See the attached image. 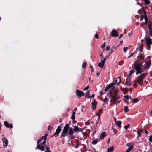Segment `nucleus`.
<instances>
[{
    "label": "nucleus",
    "instance_id": "obj_14",
    "mask_svg": "<svg viewBox=\"0 0 152 152\" xmlns=\"http://www.w3.org/2000/svg\"><path fill=\"white\" fill-rule=\"evenodd\" d=\"M110 96L113 100L116 101L119 99V96Z\"/></svg>",
    "mask_w": 152,
    "mask_h": 152
},
{
    "label": "nucleus",
    "instance_id": "obj_3",
    "mask_svg": "<svg viewBox=\"0 0 152 152\" xmlns=\"http://www.w3.org/2000/svg\"><path fill=\"white\" fill-rule=\"evenodd\" d=\"M142 65L140 63H136L135 64L134 68L136 70V75L141 73L142 72L141 70Z\"/></svg>",
    "mask_w": 152,
    "mask_h": 152
},
{
    "label": "nucleus",
    "instance_id": "obj_21",
    "mask_svg": "<svg viewBox=\"0 0 152 152\" xmlns=\"http://www.w3.org/2000/svg\"><path fill=\"white\" fill-rule=\"evenodd\" d=\"M102 109H100L99 110L98 112L97 113L96 115L98 116H99L101 114H102Z\"/></svg>",
    "mask_w": 152,
    "mask_h": 152
},
{
    "label": "nucleus",
    "instance_id": "obj_13",
    "mask_svg": "<svg viewBox=\"0 0 152 152\" xmlns=\"http://www.w3.org/2000/svg\"><path fill=\"white\" fill-rule=\"evenodd\" d=\"M73 130L75 132L76 131L80 132L82 131V129L79 128L77 126H75L74 127Z\"/></svg>",
    "mask_w": 152,
    "mask_h": 152
},
{
    "label": "nucleus",
    "instance_id": "obj_7",
    "mask_svg": "<svg viewBox=\"0 0 152 152\" xmlns=\"http://www.w3.org/2000/svg\"><path fill=\"white\" fill-rule=\"evenodd\" d=\"M132 85V83H131V80L130 77H128L126 79L124 85L127 86H129Z\"/></svg>",
    "mask_w": 152,
    "mask_h": 152
},
{
    "label": "nucleus",
    "instance_id": "obj_6",
    "mask_svg": "<svg viewBox=\"0 0 152 152\" xmlns=\"http://www.w3.org/2000/svg\"><path fill=\"white\" fill-rule=\"evenodd\" d=\"M47 135L48 134H46L45 136L42 137L40 139L38 140V143H40L42 140H43L42 144H43L44 145H45L46 143V137Z\"/></svg>",
    "mask_w": 152,
    "mask_h": 152
},
{
    "label": "nucleus",
    "instance_id": "obj_49",
    "mask_svg": "<svg viewBox=\"0 0 152 152\" xmlns=\"http://www.w3.org/2000/svg\"><path fill=\"white\" fill-rule=\"evenodd\" d=\"M134 53H132L131 54H130V55H129V57H128V58H129V57H130L132 56H133V54H134Z\"/></svg>",
    "mask_w": 152,
    "mask_h": 152
},
{
    "label": "nucleus",
    "instance_id": "obj_10",
    "mask_svg": "<svg viewBox=\"0 0 152 152\" xmlns=\"http://www.w3.org/2000/svg\"><path fill=\"white\" fill-rule=\"evenodd\" d=\"M39 143H38L37 145V148L38 149L41 150L42 151H44L45 150V148L43 145H44L43 144V145H42L41 143L39 144Z\"/></svg>",
    "mask_w": 152,
    "mask_h": 152
},
{
    "label": "nucleus",
    "instance_id": "obj_55",
    "mask_svg": "<svg viewBox=\"0 0 152 152\" xmlns=\"http://www.w3.org/2000/svg\"><path fill=\"white\" fill-rule=\"evenodd\" d=\"M100 56L101 57H102V56H103V52H101V53L100 54Z\"/></svg>",
    "mask_w": 152,
    "mask_h": 152
},
{
    "label": "nucleus",
    "instance_id": "obj_29",
    "mask_svg": "<svg viewBox=\"0 0 152 152\" xmlns=\"http://www.w3.org/2000/svg\"><path fill=\"white\" fill-rule=\"evenodd\" d=\"M129 109L127 106H125L124 109V111L126 113H127Z\"/></svg>",
    "mask_w": 152,
    "mask_h": 152
},
{
    "label": "nucleus",
    "instance_id": "obj_34",
    "mask_svg": "<svg viewBox=\"0 0 152 152\" xmlns=\"http://www.w3.org/2000/svg\"><path fill=\"white\" fill-rule=\"evenodd\" d=\"M86 64V63L84 62L82 64V67L84 68H85Z\"/></svg>",
    "mask_w": 152,
    "mask_h": 152
},
{
    "label": "nucleus",
    "instance_id": "obj_45",
    "mask_svg": "<svg viewBox=\"0 0 152 152\" xmlns=\"http://www.w3.org/2000/svg\"><path fill=\"white\" fill-rule=\"evenodd\" d=\"M89 88V86H88L83 89V91H84L85 90H87Z\"/></svg>",
    "mask_w": 152,
    "mask_h": 152
},
{
    "label": "nucleus",
    "instance_id": "obj_27",
    "mask_svg": "<svg viewBox=\"0 0 152 152\" xmlns=\"http://www.w3.org/2000/svg\"><path fill=\"white\" fill-rule=\"evenodd\" d=\"M149 35H152V27L151 26H149Z\"/></svg>",
    "mask_w": 152,
    "mask_h": 152
},
{
    "label": "nucleus",
    "instance_id": "obj_42",
    "mask_svg": "<svg viewBox=\"0 0 152 152\" xmlns=\"http://www.w3.org/2000/svg\"><path fill=\"white\" fill-rule=\"evenodd\" d=\"M123 62H124L123 61H120L119 63V65H122Z\"/></svg>",
    "mask_w": 152,
    "mask_h": 152
},
{
    "label": "nucleus",
    "instance_id": "obj_36",
    "mask_svg": "<svg viewBox=\"0 0 152 152\" xmlns=\"http://www.w3.org/2000/svg\"><path fill=\"white\" fill-rule=\"evenodd\" d=\"M139 1V0H136V1L137 3V4L140 6H141V7H142V4L140 3H139L138 2V1Z\"/></svg>",
    "mask_w": 152,
    "mask_h": 152
},
{
    "label": "nucleus",
    "instance_id": "obj_38",
    "mask_svg": "<svg viewBox=\"0 0 152 152\" xmlns=\"http://www.w3.org/2000/svg\"><path fill=\"white\" fill-rule=\"evenodd\" d=\"M128 49V47H125L123 48L124 51V52L125 53H126Z\"/></svg>",
    "mask_w": 152,
    "mask_h": 152
},
{
    "label": "nucleus",
    "instance_id": "obj_40",
    "mask_svg": "<svg viewBox=\"0 0 152 152\" xmlns=\"http://www.w3.org/2000/svg\"><path fill=\"white\" fill-rule=\"evenodd\" d=\"M105 42H104V43L103 44V45L101 46V48H104L105 47Z\"/></svg>",
    "mask_w": 152,
    "mask_h": 152
},
{
    "label": "nucleus",
    "instance_id": "obj_18",
    "mask_svg": "<svg viewBox=\"0 0 152 152\" xmlns=\"http://www.w3.org/2000/svg\"><path fill=\"white\" fill-rule=\"evenodd\" d=\"M106 136V135L105 132H102L100 135V138L101 139H103Z\"/></svg>",
    "mask_w": 152,
    "mask_h": 152
},
{
    "label": "nucleus",
    "instance_id": "obj_64",
    "mask_svg": "<svg viewBox=\"0 0 152 152\" xmlns=\"http://www.w3.org/2000/svg\"><path fill=\"white\" fill-rule=\"evenodd\" d=\"M145 133L146 134H148V132L147 131H145Z\"/></svg>",
    "mask_w": 152,
    "mask_h": 152
},
{
    "label": "nucleus",
    "instance_id": "obj_23",
    "mask_svg": "<svg viewBox=\"0 0 152 152\" xmlns=\"http://www.w3.org/2000/svg\"><path fill=\"white\" fill-rule=\"evenodd\" d=\"M135 72V71L134 70H132L130 71L129 73V74L128 75V77H130V76H131Z\"/></svg>",
    "mask_w": 152,
    "mask_h": 152
},
{
    "label": "nucleus",
    "instance_id": "obj_54",
    "mask_svg": "<svg viewBox=\"0 0 152 152\" xmlns=\"http://www.w3.org/2000/svg\"><path fill=\"white\" fill-rule=\"evenodd\" d=\"M133 86H134V87H135V88H136V87H137V84H134Z\"/></svg>",
    "mask_w": 152,
    "mask_h": 152
},
{
    "label": "nucleus",
    "instance_id": "obj_19",
    "mask_svg": "<svg viewBox=\"0 0 152 152\" xmlns=\"http://www.w3.org/2000/svg\"><path fill=\"white\" fill-rule=\"evenodd\" d=\"M74 130H73V129L71 128H70L69 129V133L70 135H72L74 133Z\"/></svg>",
    "mask_w": 152,
    "mask_h": 152
},
{
    "label": "nucleus",
    "instance_id": "obj_32",
    "mask_svg": "<svg viewBox=\"0 0 152 152\" xmlns=\"http://www.w3.org/2000/svg\"><path fill=\"white\" fill-rule=\"evenodd\" d=\"M145 3L146 4H149L150 3V1L148 0H144Z\"/></svg>",
    "mask_w": 152,
    "mask_h": 152
},
{
    "label": "nucleus",
    "instance_id": "obj_50",
    "mask_svg": "<svg viewBox=\"0 0 152 152\" xmlns=\"http://www.w3.org/2000/svg\"><path fill=\"white\" fill-rule=\"evenodd\" d=\"M95 37L97 39H98V35L96 33V34H95Z\"/></svg>",
    "mask_w": 152,
    "mask_h": 152
},
{
    "label": "nucleus",
    "instance_id": "obj_25",
    "mask_svg": "<svg viewBox=\"0 0 152 152\" xmlns=\"http://www.w3.org/2000/svg\"><path fill=\"white\" fill-rule=\"evenodd\" d=\"M100 141V140L99 139L98 140V141L97 140V139H95V140H93V141H92L91 143L92 144H96L97 142H99Z\"/></svg>",
    "mask_w": 152,
    "mask_h": 152
},
{
    "label": "nucleus",
    "instance_id": "obj_28",
    "mask_svg": "<svg viewBox=\"0 0 152 152\" xmlns=\"http://www.w3.org/2000/svg\"><path fill=\"white\" fill-rule=\"evenodd\" d=\"M133 147L132 146H130L129 148L126 151V152H130V151L132 149Z\"/></svg>",
    "mask_w": 152,
    "mask_h": 152
},
{
    "label": "nucleus",
    "instance_id": "obj_44",
    "mask_svg": "<svg viewBox=\"0 0 152 152\" xmlns=\"http://www.w3.org/2000/svg\"><path fill=\"white\" fill-rule=\"evenodd\" d=\"M124 97L126 99H128L129 98V96H124Z\"/></svg>",
    "mask_w": 152,
    "mask_h": 152
},
{
    "label": "nucleus",
    "instance_id": "obj_48",
    "mask_svg": "<svg viewBox=\"0 0 152 152\" xmlns=\"http://www.w3.org/2000/svg\"><path fill=\"white\" fill-rule=\"evenodd\" d=\"M113 129V131L114 132V134H116V133H117V131L116 130L114 129Z\"/></svg>",
    "mask_w": 152,
    "mask_h": 152
},
{
    "label": "nucleus",
    "instance_id": "obj_57",
    "mask_svg": "<svg viewBox=\"0 0 152 152\" xmlns=\"http://www.w3.org/2000/svg\"><path fill=\"white\" fill-rule=\"evenodd\" d=\"M122 35H123L122 34H121L120 36L119 37V38H121L122 37Z\"/></svg>",
    "mask_w": 152,
    "mask_h": 152
},
{
    "label": "nucleus",
    "instance_id": "obj_35",
    "mask_svg": "<svg viewBox=\"0 0 152 152\" xmlns=\"http://www.w3.org/2000/svg\"><path fill=\"white\" fill-rule=\"evenodd\" d=\"M130 126L129 124H128L127 125H126L124 126V127L126 129V130H127V129Z\"/></svg>",
    "mask_w": 152,
    "mask_h": 152
},
{
    "label": "nucleus",
    "instance_id": "obj_33",
    "mask_svg": "<svg viewBox=\"0 0 152 152\" xmlns=\"http://www.w3.org/2000/svg\"><path fill=\"white\" fill-rule=\"evenodd\" d=\"M108 99L107 97H105L103 101H104V102L105 103H107V102H108Z\"/></svg>",
    "mask_w": 152,
    "mask_h": 152
},
{
    "label": "nucleus",
    "instance_id": "obj_20",
    "mask_svg": "<svg viewBox=\"0 0 152 152\" xmlns=\"http://www.w3.org/2000/svg\"><path fill=\"white\" fill-rule=\"evenodd\" d=\"M121 121H118L117 122H116V125L119 128H120L121 127Z\"/></svg>",
    "mask_w": 152,
    "mask_h": 152
},
{
    "label": "nucleus",
    "instance_id": "obj_11",
    "mask_svg": "<svg viewBox=\"0 0 152 152\" xmlns=\"http://www.w3.org/2000/svg\"><path fill=\"white\" fill-rule=\"evenodd\" d=\"M61 127L60 126H58L56 130V132L54 134V135L56 134L58 136L60 132L61 131Z\"/></svg>",
    "mask_w": 152,
    "mask_h": 152
},
{
    "label": "nucleus",
    "instance_id": "obj_16",
    "mask_svg": "<svg viewBox=\"0 0 152 152\" xmlns=\"http://www.w3.org/2000/svg\"><path fill=\"white\" fill-rule=\"evenodd\" d=\"M3 142L4 143V147H6L8 145V142L7 139L4 138V141L3 140Z\"/></svg>",
    "mask_w": 152,
    "mask_h": 152
},
{
    "label": "nucleus",
    "instance_id": "obj_15",
    "mask_svg": "<svg viewBox=\"0 0 152 152\" xmlns=\"http://www.w3.org/2000/svg\"><path fill=\"white\" fill-rule=\"evenodd\" d=\"M5 126L7 128H12L13 127V126L12 124H10L9 125V124L6 121H5L4 122Z\"/></svg>",
    "mask_w": 152,
    "mask_h": 152
},
{
    "label": "nucleus",
    "instance_id": "obj_12",
    "mask_svg": "<svg viewBox=\"0 0 152 152\" xmlns=\"http://www.w3.org/2000/svg\"><path fill=\"white\" fill-rule=\"evenodd\" d=\"M111 35L113 37H118V33L115 30H113L111 31Z\"/></svg>",
    "mask_w": 152,
    "mask_h": 152
},
{
    "label": "nucleus",
    "instance_id": "obj_5",
    "mask_svg": "<svg viewBox=\"0 0 152 152\" xmlns=\"http://www.w3.org/2000/svg\"><path fill=\"white\" fill-rule=\"evenodd\" d=\"M100 59L101 62H99L98 63V66L99 67L102 68L103 67L104 64L106 62L105 58H103V57H101Z\"/></svg>",
    "mask_w": 152,
    "mask_h": 152
},
{
    "label": "nucleus",
    "instance_id": "obj_43",
    "mask_svg": "<svg viewBox=\"0 0 152 152\" xmlns=\"http://www.w3.org/2000/svg\"><path fill=\"white\" fill-rule=\"evenodd\" d=\"M142 131H143L142 129H140V130H138L137 132H139V133L141 134L142 132Z\"/></svg>",
    "mask_w": 152,
    "mask_h": 152
},
{
    "label": "nucleus",
    "instance_id": "obj_41",
    "mask_svg": "<svg viewBox=\"0 0 152 152\" xmlns=\"http://www.w3.org/2000/svg\"><path fill=\"white\" fill-rule=\"evenodd\" d=\"M137 134H138V136H137V139H138L139 137H140V136H141V134H140L139 133V132H137Z\"/></svg>",
    "mask_w": 152,
    "mask_h": 152
},
{
    "label": "nucleus",
    "instance_id": "obj_26",
    "mask_svg": "<svg viewBox=\"0 0 152 152\" xmlns=\"http://www.w3.org/2000/svg\"><path fill=\"white\" fill-rule=\"evenodd\" d=\"M75 111H73L72 113L71 116V119L72 120H74L75 119Z\"/></svg>",
    "mask_w": 152,
    "mask_h": 152
},
{
    "label": "nucleus",
    "instance_id": "obj_30",
    "mask_svg": "<svg viewBox=\"0 0 152 152\" xmlns=\"http://www.w3.org/2000/svg\"><path fill=\"white\" fill-rule=\"evenodd\" d=\"M144 19L145 20V22L146 23H147L148 20H147V18L146 14L145 12L144 13Z\"/></svg>",
    "mask_w": 152,
    "mask_h": 152
},
{
    "label": "nucleus",
    "instance_id": "obj_61",
    "mask_svg": "<svg viewBox=\"0 0 152 152\" xmlns=\"http://www.w3.org/2000/svg\"><path fill=\"white\" fill-rule=\"evenodd\" d=\"M90 67L91 68V69H93V67L92 66H91V65H90Z\"/></svg>",
    "mask_w": 152,
    "mask_h": 152
},
{
    "label": "nucleus",
    "instance_id": "obj_58",
    "mask_svg": "<svg viewBox=\"0 0 152 152\" xmlns=\"http://www.w3.org/2000/svg\"><path fill=\"white\" fill-rule=\"evenodd\" d=\"M90 94V93L89 92H87L86 94V95H89Z\"/></svg>",
    "mask_w": 152,
    "mask_h": 152
},
{
    "label": "nucleus",
    "instance_id": "obj_56",
    "mask_svg": "<svg viewBox=\"0 0 152 152\" xmlns=\"http://www.w3.org/2000/svg\"><path fill=\"white\" fill-rule=\"evenodd\" d=\"M126 145L128 147H130V143H128L126 144Z\"/></svg>",
    "mask_w": 152,
    "mask_h": 152
},
{
    "label": "nucleus",
    "instance_id": "obj_59",
    "mask_svg": "<svg viewBox=\"0 0 152 152\" xmlns=\"http://www.w3.org/2000/svg\"><path fill=\"white\" fill-rule=\"evenodd\" d=\"M151 24H152L151 23H150L149 24V25H148V27H149V26H151Z\"/></svg>",
    "mask_w": 152,
    "mask_h": 152
},
{
    "label": "nucleus",
    "instance_id": "obj_31",
    "mask_svg": "<svg viewBox=\"0 0 152 152\" xmlns=\"http://www.w3.org/2000/svg\"><path fill=\"white\" fill-rule=\"evenodd\" d=\"M140 21H141L142 20L143 18H144V14L142 15L140 17Z\"/></svg>",
    "mask_w": 152,
    "mask_h": 152
},
{
    "label": "nucleus",
    "instance_id": "obj_22",
    "mask_svg": "<svg viewBox=\"0 0 152 152\" xmlns=\"http://www.w3.org/2000/svg\"><path fill=\"white\" fill-rule=\"evenodd\" d=\"M114 150L113 146L110 147L107 149V152H112Z\"/></svg>",
    "mask_w": 152,
    "mask_h": 152
},
{
    "label": "nucleus",
    "instance_id": "obj_8",
    "mask_svg": "<svg viewBox=\"0 0 152 152\" xmlns=\"http://www.w3.org/2000/svg\"><path fill=\"white\" fill-rule=\"evenodd\" d=\"M146 41V45H147L148 49L149 50L150 47H149V45L151 44V43L152 39L149 37H147L145 39Z\"/></svg>",
    "mask_w": 152,
    "mask_h": 152
},
{
    "label": "nucleus",
    "instance_id": "obj_62",
    "mask_svg": "<svg viewBox=\"0 0 152 152\" xmlns=\"http://www.w3.org/2000/svg\"><path fill=\"white\" fill-rule=\"evenodd\" d=\"M96 74H97V76H98L99 75H100V73H96Z\"/></svg>",
    "mask_w": 152,
    "mask_h": 152
},
{
    "label": "nucleus",
    "instance_id": "obj_37",
    "mask_svg": "<svg viewBox=\"0 0 152 152\" xmlns=\"http://www.w3.org/2000/svg\"><path fill=\"white\" fill-rule=\"evenodd\" d=\"M137 100H138L137 99V98H135L133 100L132 102H133L136 103L137 102Z\"/></svg>",
    "mask_w": 152,
    "mask_h": 152
},
{
    "label": "nucleus",
    "instance_id": "obj_63",
    "mask_svg": "<svg viewBox=\"0 0 152 152\" xmlns=\"http://www.w3.org/2000/svg\"><path fill=\"white\" fill-rule=\"evenodd\" d=\"M110 138H109L108 139V142H109L110 141Z\"/></svg>",
    "mask_w": 152,
    "mask_h": 152
},
{
    "label": "nucleus",
    "instance_id": "obj_9",
    "mask_svg": "<svg viewBox=\"0 0 152 152\" xmlns=\"http://www.w3.org/2000/svg\"><path fill=\"white\" fill-rule=\"evenodd\" d=\"M91 108L92 110H95L96 108V106L97 105V102L94 99H92V102L91 103Z\"/></svg>",
    "mask_w": 152,
    "mask_h": 152
},
{
    "label": "nucleus",
    "instance_id": "obj_46",
    "mask_svg": "<svg viewBox=\"0 0 152 152\" xmlns=\"http://www.w3.org/2000/svg\"><path fill=\"white\" fill-rule=\"evenodd\" d=\"M149 140L150 142H152V136H151L149 138Z\"/></svg>",
    "mask_w": 152,
    "mask_h": 152
},
{
    "label": "nucleus",
    "instance_id": "obj_1",
    "mask_svg": "<svg viewBox=\"0 0 152 152\" xmlns=\"http://www.w3.org/2000/svg\"><path fill=\"white\" fill-rule=\"evenodd\" d=\"M118 78L119 81L118 83H117V80L116 79L114 83H111L106 87V88L104 90V91H102L101 92L100 94H105L107 95H118L119 94V91L115 88L114 86L115 84L117 83V85H118L121 83V77L119 76Z\"/></svg>",
    "mask_w": 152,
    "mask_h": 152
},
{
    "label": "nucleus",
    "instance_id": "obj_17",
    "mask_svg": "<svg viewBox=\"0 0 152 152\" xmlns=\"http://www.w3.org/2000/svg\"><path fill=\"white\" fill-rule=\"evenodd\" d=\"M76 94L77 95H84V93L81 91H80L78 89L76 90Z\"/></svg>",
    "mask_w": 152,
    "mask_h": 152
},
{
    "label": "nucleus",
    "instance_id": "obj_2",
    "mask_svg": "<svg viewBox=\"0 0 152 152\" xmlns=\"http://www.w3.org/2000/svg\"><path fill=\"white\" fill-rule=\"evenodd\" d=\"M69 125L68 124H65L62 131L60 136L61 138H62V137H64L67 135L68 131L69 129Z\"/></svg>",
    "mask_w": 152,
    "mask_h": 152
},
{
    "label": "nucleus",
    "instance_id": "obj_60",
    "mask_svg": "<svg viewBox=\"0 0 152 152\" xmlns=\"http://www.w3.org/2000/svg\"><path fill=\"white\" fill-rule=\"evenodd\" d=\"M77 110V108H75L73 110L74 111H75V112Z\"/></svg>",
    "mask_w": 152,
    "mask_h": 152
},
{
    "label": "nucleus",
    "instance_id": "obj_24",
    "mask_svg": "<svg viewBox=\"0 0 152 152\" xmlns=\"http://www.w3.org/2000/svg\"><path fill=\"white\" fill-rule=\"evenodd\" d=\"M151 64V61H149L148 63H146V66L147 67V69H148L150 67V66Z\"/></svg>",
    "mask_w": 152,
    "mask_h": 152
},
{
    "label": "nucleus",
    "instance_id": "obj_39",
    "mask_svg": "<svg viewBox=\"0 0 152 152\" xmlns=\"http://www.w3.org/2000/svg\"><path fill=\"white\" fill-rule=\"evenodd\" d=\"M94 96H86V98H94Z\"/></svg>",
    "mask_w": 152,
    "mask_h": 152
},
{
    "label": "nucleus",
    "instance_id": "obj_51",
    "mask_svg": "<svg viewBox=\"0 0 152 152\" xmlns=\"http://www.w3.org/2000/svg\"><path fill=\"white\" fill-rule=\"evenodd\" d=\"M80 146V145H79V144H77L75 146V148H78L79 146Z\"/></svg>",
    "mask_w": 152,
    "mask_h": 152
},
{
    "label": "nucleus",
    "instance_id": "obj_47",
    "mask_svg": "<svg viewBox=\"0 0 152 152\" xmlns=\"http://www.w3.org/2000/svg\"><path fill=\"white\" fill-rule=\"evenodd\" d=\"M110 47L109 46H108L106 47V50L107 51L110 49Z\"/></svg>",
    "mask_w": 152,
    "mask_h": 152
},
{
    "label": "nucleus",
    "instance_id": "obj_53",
    "mask_svg": "<svg viewBox=\"0 0 152 152\" xmlns=\"http://www.w3.org/2000/svg\"><path fill=\"white\" fill-rule=\"evenodd\" d=\"M50 128H52V127L50 125H49L48 127V130H50Z\"/></svg>",
    "mask_w": 152,
    "mask_h": 152
},
{
    "label": "nucleus",
    "instance_id": "obj_52",
    "mask_svg": "<svg viewBox=\"0 0 152 152\" xmlns=\"http://www.w3.org/2000/svg\"><path fill=\"white\" fill-rule=\"evenodd\" d=\"M70 136H71V139H72L74 138L75 137V136H74L73 135H70Z\"/></svg>",
    "mask_w": 152,
    "mask_h": 152
},
{
    "label": "nucleus",
    "instance_id": "obj_4",
    "mask_svg": "<svg viewBox=\"0 0 152 152\" xmlns=\"http://www.w3.org/2000/svg\"><path fill=\"white\" fill-rule=\"evenodd\" d=\"M147 75V74L142 73L139 76L137 79V80L135 81L134 82H138L139 83L141 84L142 83V80L144 78L145 76Z\"/></svg>",
    "mask_w": 152,
    "mask_h": 152
}]
</instances>
